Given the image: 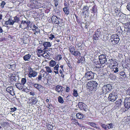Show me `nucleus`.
Segmentation results:
<instances>
[{
	"label": "nucleus",
	"instance_id": "obj_1",
	"mask_svg": "<svg viewBox=\"0 0 130 130\" xmlns=\"http://www.w3.org/2000/svg\"><path fill=\"white\" fill-rule=\"evenodd\" d=\"M99 59L100 61L99 62L97 59L94 60L95 64H99V62L101 64H103L105 63L107 61L106 56L104 55H101L99 56Z\"/></svg>",
	"mask_w": 130,
	"mask_h": 130
},
{
	"label": "nucleus",
	"instance_id": "obj_2",
	"mask_svg": "<svg viewBox=\"0 0 130 130\" xmlns=\"http://www.w3.org/2000/svg\"><path fill=\"white\" fill-rule=\"evenodd\" d=\"M97 85L96 82L89 81L87 83L86 87L89 89H94L96 88Z\"/></svg>",
	"mask_w": 130,
	"mask_h": 130
},
{
	"label": "nucleus",
	"instance_id": "obj_3",
	"mask_svg": "<svg viewBox=\"0 0 130 130\" xmlns=\"http://www.w3.org/2000/svg\"><path fill=\"white\" fill-rule=\"evenodd\" d=\"M94 76V74L91 71H88L85 74L84 76L83 77L82 80H83L86 78L88 80H90L93 79Z\"/></svg>",
	"mask_w": 130,
	"mask_h": 130
},
{
	"label": "nucleus",
	"instance_id": "obj_4",
	"mask_svg": "<svg viewBox=\"0 0 130 130\" xmlns=\"http://www.w3.org/2000/svg\"><path fill=\"white\" fill-rule=\"evenodd\" d=\"M110 39L113 44L118 43L120 40L119 36L116 34H113L111 36Z\"/></svg>",
	"mask_w": 130,
	"mask_h": 130
},
{
	"label": "nucleus",
	"instance_id": "obj_5",
	"mask_svg": "<svg viewBox=\"0 0 130 130\" xmlns=\"http://www.w3.org/2000/svg\"><path fill=\"white\" fill-rule=\"evenodd\" d=\"M124 105L125 107L127 109L130 108V97L126 98L124 100Z\"/></svg>",
	"mask_w": 130,
	"mask_h": 130
},
{
	"label": "nucleus",
	"instance_id": "obj_6",
	"mask_svg": "<svg viewBox=\"0 0 130 130\" xmlns=\"http://www.w3.org/2000/svg\"><path fill=\"white\" fill-rule=\"evenodd\" d=\"M117 98V95L114 93H112L109 94L108 98L110 101H115Z\"/></svg>",
	"mask_w": 130,
	"mask_h": 130
},
{
	"label": "nucleus",
	"instance_id": "obj_7",
	"mask_svg": "<svg viewBox=\"0 0 130 130\" xmlns=\"http://www.w3.org/2000/svg\"><path fill=\"white\" fill-rule=\"evenodd\" d=\"M52 20L53 22L55 24H59L60 23V19L59 18H58L56 16H53L52 17Z\"/></svg>",
	"mask_w": 130,
	"mask_h": 130
},
{
	"label": "nucleus",
	"instance_id": "obj_8",
	"mask_svg": "<svg viewBox=\"0 0 130 130\" xmlns=\"http://www.w3.org/2000/svg\"><path fill=\"white\" fill-rule=\"evenodd\" d=\"M37 73L36 71L31 70L29 72L28 74V76L30 78L32 77H36L37 75Z\"/></svg>",
	"mask_w": 130,
	"mask_h": 130
},
{
	"label": "nucleus",
	"instance_id": "obj_9",
	"mask_svg": "<svg viewBox=\"0 0 130 130\" xmlns=\"http://www.w3.org/2000/svg\"><path fill=\"white\" fill-rule=\"evenodd\" d=\"M79 108L82 110H83L85 111H86L85 107V104L82 102H79L78 104Z\"/></svg>",
	"mask_w": 130,
	"mask_h": 130
},
{
	"label": "nucleus",
	"instance_id": "obj_10",
	"mask_svg": "<svg viewBox=\"0 0 130 130\" xmlns=\"http://www.w3.org/2000/svg\"><path fill=\"white\" fill-rule=\"evenodd\" d=\"M30 28L32 29L34 32L35 33H35H38L40 31V30L35 25L31 26H30Z\"/></svg>",
	"mask_w": 130,
	"mask_h": 130
},
{
	"label": "nucleus",
	"instance_id": "obj_11",
	"mask_svg": "<svg viewBox=\"0 0 130 130\" xmlns=\"http://www.w3.org/2000/svg\"><path fill=\"white\" fill-rule=\"evenodd\" d=\"M21 24H22L23 26L24 27V29H25L27 28V27L29 25V23L28 21H25L22 20L21 23Z\"/></svg>",
	"mask_w": 130,
	"mask_h": 130
},
{
	"label": "nucleus",
	"instance_id": "obj_12",
	"mask_svg": "<svg viewBox=\"0 0 130 130\" xmlns=\"http://www.w3.org/2000/svg\"><path fill=\"white\" fill-rule=\"evenodd\" d=\"M14 24V22L11 19L9 18L8 20L5 22V24L6 25H13Z\"/></svg>",
	"mask_w": 130,
	"mask_h": 130
},
{
	"label": "nucleus",
	"instance_id": "obj_13",
	"mask_svg": "<svg viewBox=\"0 0 130 130\" xmlns=\"http://www.w3.org/2000/svg\"><path fill=\"white\" fill-rule=\"evenodd\" d=\"M43 45L45 48L47 47H50L51 46L52 44L49 42H44L43 43Z\"/></svg>",
	"mask_w": 130,
	"mask_h": 130
},
{
	"label": "nucleus",
	"instance_id": "obj_14",
	"mask_svg": "<svg viewBox=\"0 0 130 130\" xmlns=\"http://www.w3.org/2000/svg\"><path fill=\"white\" fill-rule=\"evenodd\" d=\"M112 86L110 84L105 85L102 87V89H111Z\"/></svg>",
	"mask_w": 130,
	"mask_h": 130
},
{
	"label": "nucleus",
	"instance_id": "obj_15",
	"mask_svg": "<svg viewBox=\"0 0 130 130\" xmlns=\"http://www.w3.org/2000/svg\"><path fill=\"white\" fill-rule=\"evenodd\" d=\"M31 55L29 54H28L25 55L23 57V58L24 60L25 61H28L30 59Z\"/></svg>",
	"mask_w": 130,
	"mask_h": 130
},
{
	"label": "nucleus",
	"instance_id": "obj_16",
	"mask_svg": "<svg viewBox=\"0 0 130 130\" xmlns=\"http://www.w3.org/2000/svg\"><path fill=\"white\" fill-rule=\"evenodd\" d=\"M76 116L77 118L80 119H83L84 117V116L83 114L80 113H77Z\"/></svg>",
	"mask_w": 130,
	"mask_h": 130
},
{
	"label": "nucleus",
	"instance_id": "obj_17",
	"mask_svg": "<svg viewBox=\"0 0 130 130\" xmlns=\"http://www.w3.org/2000/svg\"><path fill=\"white\" fill-rule=\"evenodd\" d=\"M59 67V66L58 64H57V65H56L54 67V72L55 73L57 74H58V70Z\"/></svg>",
	"mask_w": 130,
	"mask_h": 130
},
{
	"label": "nucleus",
	"instance_id": "obj_18",
	"mask_svg": "<svg viewBox=\"0 0 130 130\" xmlns=\"http://www.w3.org/2000/svg\"><path fill=\"white\" fill-rule=\"evenodd\" d=\"M34 86L36 88L39 89H43V87H42L41 85L38 84H35L34 85Z\"/></svg>",
	"mask_w": 130,
	"mask_h": 130
},
{
	"label": "nucleus",
	"instance_id": "obj_19",
	"mask_svg": "<svg viewBox=\"0 0 130 130\" xmlns=\"http://www.w3.org/2000/svg\"><path fill=\"white\" fill-rule=\"evenodd\" d=\"M49 64L51 67H54L56 65V62L54 60H51L50 61Z\"/></svg>",
	"mask_w": 130,
	"mask_h": 130
},
{
	"label": "nucleus",
	"instance_id": "obj_20",
	"mask_svg": "<svg viewBox=\"0 0 130 130\" xmlns=\"http://www.w3.org/2000/svg\"><path fill=\"white\" fill-rule=\"evenodd\" d=\"M124 27L129 29H130V22L123 24Z\"/></svg>",
	"mask_w": 130,
	"mask_h": 130
},
{
	"label": "nucleus",
	"instance_id": "obj_21",
	"mask_svg": "<svg viewBox=\"0 0 130 130\" xmlns=\"http://www.w3.org/2000/svg\"><path fill=\"white\" fill-rule=\"evenodd\" d=\"M72 55L75 56H78L80 55V52L79 51H75L72 54Z\"/></svg>",
	"mask_w": 130,
	"mask_h": 130
},
{
	"label": "nucleus",
	"instance_id": "obj_22",
	"mask_svg": "<svg viewBox=\"0 0 130 130\" xmlns=\"http://www.w3.org/2000/svg\"><path fill=\"white\" fill-rule=\"evenodd\" d=\"M91 10L92 13H96L97 11L96 7V5H94L92 7Z\"/></svg>",
	"mask_w": 130,
	"mask_h": 130
},
{
	"label": "nucleus",
	"instance_id": "obj_23",
	"mask_svg": "<svg viewBox=\"0 0 130 130\" xmlns=\"http://www.w3.org/2000/svg\"><path fill=\"white\" fill-rule=\"evenodd\" d=\"M38 102V100L36 98H35L34 99L32 100L30 102L32 104H36Z\"/></svg>",
	"mask_w": 130,
	"mask_h": 130
},
{
	"label": "nucleus",
	"instance_id": "obj_24",
	"mask_svg": "<svg viewBox=\"0 0 130 130\" xmlns=\"http://www.w3.org/2000/svg\"><path fill=\"white\" fill-rule=\"evenodd\" d=\"M45 68L46 69V71L48 73H51L52 71L51 68L49 67H45Z\"/></svg>",
	"mask_w": 130,
	"mask_h": 130
},
{
	"label": "nucleus",
	"instance_id": "obj_25",
	"mask_svg": "<svg viewBox=\"0 0 130 130\" xmlns=\"http://www.w3.org/2000/svg\"><path fill=\"white\" fill-rule=\"evenodd\" d=\"M88 7L87 6H85L83 7L82 13H84L85 11H88Z\"/></svg>",
	"mask_w": 130,
	"mask_h": 130
},
{
	"label": "nucleus",
	"instance_id": "obj_26",
	"mask_svg": "<svg viewBox=\"0 0 130 130\" xmlns=\"http://www.w3.org/2000/svg\"><path fill=\"white\" fill-rule=\"evenodd\" d=\"M63 10L65 13L67 14H68L69 13V10L67 7H64L63 8Z\"/></svg>",
	"mask_w": 130,
	"mask_h": 130
},
{
	"label": "nucleus",
	"instance_id": "obj_27",
	"mask_svg": "<svg viewBox=\"0 0 130 130\" xmlns=\"http://www.w3.org/2000/svg\"><path fill=\"white\" fill-rule=\"evenodd\" d=\"M119 74L124 77H126V75L124 71H122L121 72L119 73Z\"/></svg>",
	"mask_w": 130,
	"mask_h": 130
},
{
	"label": "nucleus",
	"instance_id": "obj_28",
	"mask_svg": "<svg viewBox=\"0 0 130 130\" xmlns=\"http://www.w3.org/2000/svg\"><path fill=\"white\" fill-rule=\"evenodd\" d=\"M6 90L7 91L9 92L11 95H13L15 94L13 90Z\"/></svg>",
	"mask_w": 130,
	"mask_h": 130
},
{
	"label": "nucleus",
	"instance_id": "obj_29",
	"mask_svg": "<svg viewBox=\"0 0 130 130\" xmlns=\"http://www.w3.org/2000/svg\"><path fill=\"white\" fill-rule=\"evenodd\" d=\"M84 45V44H82L80 42L78 43L77 44V47L79 48L80 49H81L82 48V47Z\"/></svg>",
	"mask_w": 130,
	"mask_h": 130
},
{
	"label": "nucleus",
	"instance_id": "obj_30",
	"mask_svg": "<svg viewBox=\"0 0 130 130\" xmlns=\"http://www.w3.org/2000/svg\"><path fill=\"white\" fill-rule=\"evenodd\" d=\"M13 21L14 22L18 23L19 21V18L17 17H14V20H13Z\"/></svg>",
	"mask_w": 130,
	"mask_h": 130
},
{
	"label": "nucleus",
	"instance_id": "obj_31",
	"mask_svg": "<svg viewBox=\"0 0 130 130\" xmlns=\"http://www.w3.org/2000/svg\"><path fill=\"white\" fill-rule=\"evenodd\" d=\"M26 82V80L25 78H22L21 81V84L23 85L25 84Z\"/></svg>",
	"mask_w": 130,
	"mask_h": 130
},
{
	"label": "nucleus",
	"instance_id": "obj_32",
	"mask_svg": "<svg viewBox=\"0 0 130 130\" xmlns=\"http://www.w3.org/2000/svg\"><path fill=\"white\" fill-rule=\"evenodd\" d=\"M58 102L61 103H63V100L62 98L60 96H59L58 98Z\"/></svg>",
	"mask_w": 130,
	"mask_h": 130
},
{
	"label": "nucleus",
	"instance_id": "obj_33",
	"mask_svg": "<svg viewBox=\"0 0 130 130\" xmlns=\"http://www.w3.org/2000/svg\"><path fill=\"white\" fill-rule=\"evenodd\" d=\"M70 50L71 53L72 54L75 51V48L73 46H71L70 48Z\"/></svg>",
	"mask_w": 130,
	"mask_h": 130
},
{
	"label": "nucleus",
	"instance_id": "obj_34",
	"mask_svg": "<svg viewBox=\"0 0 130 130\" xmlns=\"http://www.w3.org/2000/svg\"><path fill=\"white\" fill-rule=\"evenodd\" d=\"M37 52L38 53L40 54L41 55H42L43 53L44 52L43 50H41L40 48H38L37 49Z\"/></svg>",
	"mask_w": 130,
	"mask_h": 130
},
{
	"label": "nucleus",
	"instance_id": "obj_35",
	"mask_svg": "<svg viewBox=\"0 0 130 130\" xmlns=\"http://www.w3.org/2000/svg\"><path fill=\"white\" fill-rule=\"evenodd\" d=\"M105 92L104 90H100L98 92V94L99 95H102L105 93Z\"/></svg>",
	"mask_w": 130,
	"mask_h": 130
},
{
	"label": "nucleus",
	"instance_id": "obj_36",
	"mask_svg": "<svg viewBox=\"0 0 130 130\" xmlns=\"http://www.w3.org/2000/svg\"><path fill=\"white\" fill-rule=\"evenodd\" d=\"M41 56L45 58H47L48 57L49 55L48 53L46 52H44Z\"/></svg>",
	"mask_w": 130,
	"mask_h": 130
},
{
	"label": "nucleus",
	"instance_id": "obj_37",
	"mask_svg": "<svg viewBox=\"0 0 130 130\" xmlns=\"http://www.w3.org/2000/svg\"><path fill=\"white\" fill-rule=\"evenodd\" d=\"M56 59L57 60H61L62 58V56L61 55H57L56 57Z\"/></svg>",
	"mask_w": 130,
	"mask_h": 130
},
{
	"label": "nucleus",
	"instance_id": "obj_38",
	"mask_svg": "<svg viewBox=\"0 0 130 130\" xmlns=\"http://www.w3.org/2000/svg\"><path fill=\"white\" fill-rule=\"evenodd\" d=\"M122 102L121 100V99H119L116 101L115 102V104H117L118 105H120L121 103Z\"/></svg>",
	"mask_w": 130,
	"mask_h": 130
},
{
	"label": "nucleus",
	"instance_id": "obj_39",
	"mask_svg": "<svg viewBox=\"0 0 130 130\" xmlns=\"http://www.w3.org/2000/svg\"><path fill=\"white\" fill-rule=\"evenodd\" d=\"M49 39L51 40H52L53 38H55V36L54 35L52 34H51L49 36Z\"/></svg>",
	"mask_w": 130,
	"mask_h": 130
},
{
	"label": "nucleus",
	"instance_id": "obj_40",
	"mask_svg": "<svg viewBox=\"0 0 130 130\" xmlns=\"http://www.w3.org/2000/svg\"><path fill=\"white\" fill-rule=\"evenodd\" d=\"M72 121V124H75L77 122H78V121L75 119H71Z\"/></svg>",
	"mask_w": 130,
	"mask_h": 130
},
{
	"label": "nucleus",
	"instance_id": "obj_41",
	"mask_svg": "<svg viewBox=\"0 0 130 130\" xmlns=\"http://www.w3.org/2000/svg\"><path fill=\"white\" fill-rule=\"evenodd\" d=\"M89 125L90 126H92L93 127H94L95 128V127H96V124L93 122H89Z\"/></svg>",
	"mask_w": 130,
	"mask_h": 130
},
{
	"label": "nucleus",
	"instance_id": "obj_42",
	"mask_svg": "<svg viewBox=\"0 0 130 130\" xmlns=\"http://www.w3.org/2000/svg\"><path fill=\"white\" fill-rule=\"evenodd\" d=\"M6 3L4 1H2L1 3V7L3 8L4 7Z\"/></svg>",
	"mask_w": 130,
	"mask_h": 130
},
{
	"label": "nucleus",
	"instance_id": "obj_43",
	"mask_svg": "<svg viewBox=\"0 0 130 130\" xmlns=\"http://www.w3.org/2000/svg\"><path fill=\"white\" fill-rule=\"evenodd\" d=\"M73 94L75 97L77 96H78V93L77 91H75V90H74Z\"/></svg>",
	"mask_w": 130,
	"mask_h": 130
},
{
	"label": "nucleus",
	"instance_id": "obj_44",
	"mask_svg": "<svg viewBox=\"0 0 130 130\" xmlns=\"http://www.w3.org/2000/svg\"><path fill=\"white\" fill-rule=\"evenodd\" d=\"M42 78V75H38V77L37 78V79L38 81L41 80Z\"/></svg>",
	"mask_w": 130,
	"mask_h": 130
},
{
	"label": "nucleus",
	"instance_id": "obj_45",
	"mask_svg": "<svg viewBox=\"0 0 130 130\" xmlns=\"http://www.w3.org/2000/svg\"><path fill=\"white\" fill-rule=\"evenodd\" d=\"M113 124L111 123L108 124V125L107 126V127L108 128H112L113 127Z\"/></svg>",
	"mask_w": 130,
	"mask_h": 130
},
{
	"label": "nucleus",
	"instance_id": "obj_46",
	"mask_svg": "<svg viewBox=\"0 0 130 130\" xmlns=\"http://www.w3.org/2000/svg\"><path fill=\"white\" fill-rule=\"evenodd\" d=\"M107 125H106L104 124H101V126L103 128H104L105 130H106L107 129Z\"/></svg>",
	"mask_w": 130,
	"mask_h": 130
},
{
	"label": "nucleus",
	"instance_id": "obj_47",
	"mask_svg": "<svg viewBox=\"0 0 130 130\" xmlns=\"http://www.w3.org/2000/svg\"><path fill=\"white\" fill-rule=\"evenodd\" d=\"M113 71H114V73H117L119 71L118 68L117 67H116L113 69Z\"/></svg>",
	"mask_w": 130,
	"mask_h": 130
},
{
	"label": "nucleus",
	"instance_id": "obj_48",
	"mask_svg": "<svg viewBox=\"0 0 130 130\" xmlns=\"http://www.w3.org/2000/svg\"><path fill=\"white\" fill-rule=\"evenodd\" d=\"M10 68H9V69L10 68L12 69H14L15 67V65L14 64L10 65Z\"/></svg>",
	"mask_w": 130,
	"mask_h": 130
},
{
	"label": "nucleus",
	"instance_id": "obj_49",
	"mask_svg": "<svg viewBox=\"0 0 130 130\" xmlns=\"http://www.w3.org/2000/svg\"><path fill=\"white\" fill-rule=\"evenodd\" d=\"M63 87H62L61 86H60L59 85H57L56 86V89H62Z\"/></svg>",
	"mask_w": 130,
	"mask_h": 130
},
{
	"label": "nucleus",
	"instance_id": "obj_50",
	"mask_svg": "<svg viewBox=\"0 0 130 130\" xmlns=\"http://www.w3.org/2000/svg\"><path fill=\"white\" fill-rule=\"evenodd\" d=\"M127 9L130 11V3H128L126 6Z\"/></svg>",
	"mask_w": 130,
	"mask_h": 130
},
{
	"label": "nucleus",
	"instance_id": "obj_51",
	"mask_svg": "<svg viewBox=\"0 0 130 130\" xmlns=\"http://www.w3.org/2000/svg\"><path fill=\"white\" fill-rule=\"evenodd\" d=\"M100 36V33L99 32L97 31L96 32L95 34V36L96 37H99Z\"/></svg>",
	"mask_w": 130,
	"mask_h": 130
},
{
	"label": "nucleus",
	"instance_id": "obj_52",
	"mask_svg": "<svg viewBox=\"0 0 130 130\" xmlns=\"http://www.w3.org/2000/svg\"><path fill=\"white\" fill-rule=\"evenodd\" d=\"M10 109L11 110L10 111V112H13L15 111L17 109V108L15 107H14L13 108H11Z\"/></svg>",
	"mask_w": 130,
	"mask_h": 130
},
{
	"label": "nucleus",
	"instance_id": "obj_53",
	"mask_svg": "<svg viewBox=\"0 0 130 130\" xmlns=\"http://www.w3.org/2000/svg\"><path fill=\"white\" fill-rule=\"evenodd\" d=\"M84 58L83 56H82L81 57L80 60L82 61V62L83 63L84 62Z\"/></svg>",
	"mask_w": 130,
	"mask_h": 130
},
{
	"label": "nucleus",
	"instance_id": "obj_54",
	"mask_svg": "<svg viewBox=\"0 0 130 130\" xmlns=\"http://www.w3.org/2000/svg\"><path fill=\"white\" fill-rule=\"evenodd\" d=\"M109 61H110L109 62L110 64H112L113 63V62L112 59H111V60H109Z\"/></svg>",
	"mask_w": 130,
	"mask_h": 130
},
{
	"label": "nucleus",
	"instance_id": "obj_55",
	"mask_svg": "<svg viewBox=\"0 0 130 130\" xmlns=\"http://www.w3.org/2000/svg\"><path fill=\"white\" fill-rule=\"evenodd\" d=\"M55 6L56 7L58 5V3L56 1L54 3Z\"/></svg>",
	"mask_w": 130,
	"mask_h": 130
},
{
	"label": "nucleus",
	"instance_id": "obj_56",
	"mask_svg": "<svg viewBox=\"0 0 130 130\" xmlns=\"http://www.w3.org/2000/svg\"><path fill=\"white\" fill-rule=\"evenodd\" d=\"M94 40H98V37H96L95 36H94Z\"/></svg>",
	"mask_w": 130,
	"mask_h": 130
},
{
	"label": "nucleus",
	"instance_id": "obj_57",
	"mask_svg": "<svg viewBox=\"0 0 130 130\" xmlns=\"http://www.w3.org/2000/svg\"><path fill=\"white\" fill-rule=\"evenodd\" d=\"M30 95H32L33 96H34L35 95L34 93L33 92H30Z\"/></svg>",
	"mask_w": 130,
	"mask_h": 130
},
{
	"label": "nucleus",
	"instance_id": "obj_58",
	"mask_svg": "<svg viewBox=\"0 0 130 130\" xmlns=\"http://www.w3.org/2000/svg\"><path fill=\"white\" fill-rule=\"evenodd\" d=\"M3 30L1 27L0 26V32L2 33L3 32Z\"/></svg>",
	"mask_w": 130,
	"mask_h": 130
},
{
	"label": "nucleus",
	"instance_id": "obj_59",
	"mask_svg": "<svg viewBox=\"0 0 130 130\" xmlns=\"http://www.w3.org/2000/svg\"><path fill=\"white\" fill-rule=\"evenodd\" d=\"M77 63H83V62H82V61L80 60H78V61H77Z\"/></svg>",
	"mask_w": 130,
	"mask_h": 130
},
{
	"label": "nucleus",
	"instance_id": "obj_60",
	"mask_svg": "<svg viewBox=\"0 0 130 130\" xmlns=\"http://www.w3.org/2000/svg\"><path fill=\"white\" fill-rule=\"evenodd\" d=\"M64 89H69V88L67 86L64 87Z\"/></svg>",
	"mask_w": 130,
	"mask_h": 130
},
{
	"label": "nucleus",
	"instance_id": "obj_61",
	"mask_svg": "<svg viewBox=\"0 0 130 130\" xmlns=\"http://www.w3.org/2000/svg\"><path fill=\"white\" fill-rule=\"evenodd\" d=\"M95 128L96 129H98V130H101L100 127H98L97 126H96V127H95Z\"/></svg>",
	"mask_w": 130,
	"mask_h": 130
},
{
	"label": "nucleus",
	"instance_id": "obj_62",
	"mask_svg": "<svg viewBox=\"0 0 130 130\" xmlns=\"http://www.w3.org/2000/svg\"><path fill=\"white\" fill-rule=\"evenodd\" d=\"M23 25L22 24L20 25L19 26L21 28H22V27L23 28Z\"/></svg>",
	"mask_w": 130,
	"mask_h": 130
},
{
	"label": "nucleus",
	"instance_id": "obj_63",
	"mask_svg": "<svg viewBox=\"0 0 130 130\" xmlns=\"http://www.w3.org/2000/svg\"><path fill=\"white\" fill-rule=\"evenodd\" d=\"M78 125L80 127H81L82 126V125L81 124H80L79 123V124H78Z\"/></svg>",
	"mask_w": 130,
	"mask_h": 130
},
{
	"label": "nucleus",
	"instance_id": "obj_64",
	"mask_svg": "<svg viewBox=\"0 0 130 130\" xmlns=\"http://www.w3.org/2000/svg\"><path fill=\"white\" fill-rule=\"evenodd\" d=\"M2 14L0 15V20H1L2 19Z\"/></svg>",
	"mask_w": 130,
	"mask_h": 130
}]
</instances>
